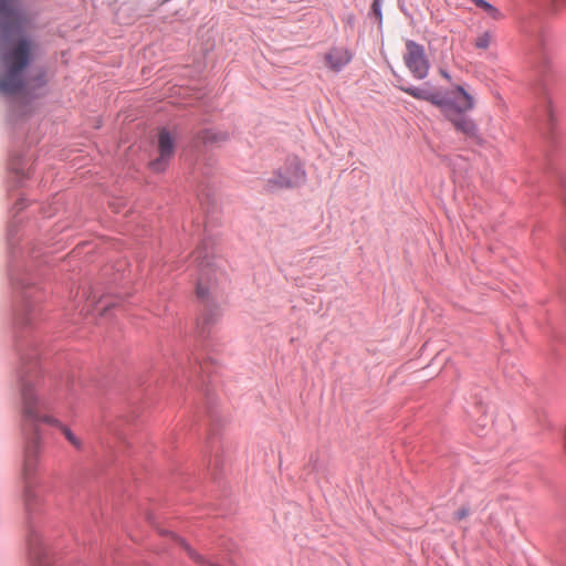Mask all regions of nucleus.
Here are the masks:
<instances>
[{
    "label": "nucleus",
    "mask_w": 566,
    "mask_h": 566,
    "mask_svg": "<svg viewBox=\"0 0 566 566\" xmlns=\"http://www.w3.org/2000/svg\"><path fill=\"white\" fill-rule=\"evenodd\" d=\"M399 88L415 98L428 101L440 107L446 117L463 114L474 106L473 97L462 86H457L444 96L418 87L399 86Z\"/></svg>",
    "instance_id": "3"
},
{
    "label": "nucleus",
    "mask_w": 566,
    "mask_h": 566,
    "mask_svg": "<svg viewBox=\"0 0 566 566\" xmlns=\"http://www.w3.org/2000/svg\"><path fill=\"white\" fill-rule=\"evenodd\" d=\"M199 139L207 144L216 140V135L210 130H203L198 135Z\"/></svg>",
    "instance_id": "14"
},
{
    "label": "nucleus",
    "mask_w": 566,
    "mask_h": 566,
    "mask_svg": "<svg viewBox=\"0 0 566 566\" xmlns=\"http://www.w3.org/2000/svg\"><path fill=\"white\" fill-rule=\"evenodd\" d=\"M352 60L353 53L345 46H333L324 54V62L333 72L342 71Z\"/></svg>",
    "instance_id": "8"
},
{
    "label": "nucleus",
    "mask_w": 566,
    "mask_h": 566,
    "mask_svg": "<svg viewBox=\"0 0 566 566\" xmlns=\"http://www.w3.org/2000/svg\"><path fill=\"white\" fill-rule=\"evenodd\" d=\"M158 150L159 157L149 164L150 168L156 172L165 170L175 150V139L166 129H161L159 133Z\"/></svg>",
    "instance_id": "6"
},
{
    "label": "nucleus",
    "mask_w": 566,
    "mask_h": 566,
    "mask_svg": "<svg viewBox=\"0 0 566 566\" xmlns=\"http://www.w3.org/2000/svg\"><path fill=\"white\" fill-rule=\"evenodd\" d=\"M566 3V0H552V4L555 9H558Z\"/></svg>",
    "instance_id": "16"
},
{
    "label": "nucleus",
    "mask_w": 566,
    "mask_h": 566,
    "mask_svg": "<svg viewBox=\"0 0 566 566\" xmlns=\"http://www.w3.org/2000/svg\"><path fill=\"white\" fill-rule=\"evenodd\" d=\"M479 8L483 9L485 13L493 20H501L503 18V14L501 11L492 6L491 3L486 2L485 0H472Z\"/></svg>",
    "instance_id": "11"
},
{
    "label": "nucleus",
    "mask_w": 566,
    "mask_h": 566,
    "mask_svg": "<svg viewBox=\"0 0 566 566\" xmlns=\"http://www.w3.org/2000/svg\"><path fill=\"white\" fill-rule=\"evenodd\" d=\"M469 515H470V507L468 505H464L454 512L452 518L455 522H460V521L467 518Z\"/></svg>",
    "instance_id": "13"
},
{
    "label": "nucleus",
    "mask_w": 566,
    "mask_h": 566,
    "mask_svg": "<svg viewBox=\"0 0 566 566\" xmlns=\"http://www.w3.org/2000/svg\"><path fill=\"white\" fill-rule=\"evenodd\" d=\"M454 126V128L465 135L467 137H476L478 128L475 123L463 114H458L447 117Z\"/></svg>",
    "instance_id": "9"
},
{
    "label": "nucleus",
    "mask_w": 566,
    "mask_h": 566,
    "mask_svg": "<svg viewBox=\"0 0 566 566\" xmlns=\"http://www.w3.org/2000/svg\"><path fill=\"white\" fill-rule=\"evenodd\" d=\"M403 62L416 78L422 80L427 77L430 66L422 45L408 40L406 42Z\"/></svg>",
    "instance_id": "5"
},
{
    "label": "nucleus",
    "mask_w": 566,
    "mask_h": 566,
    "mask_svg": "<svg viewBox=\"0 0 566 566\" xmlns=\"http://www.w3.org/2000/svg\"><path fill=\"white\" fill-rule=\"evenodd\" d=\"M306 171L303 163L297 157H289L285 164L266 180L269 190L293 188L304 184Z\"/></svg>",
    "instance_id": "4"
},
{
    "label": "nucleus",
    "mask_w": 566,
    "mask_h": 566,
    "mask_svg": "<svg viewBox=\"0 0 566 566\" xmlns=\"http://www.w3.org/2000/svg\"><path fill=\"white\" fill-rule=\"evenodd\" d=\"M440 73L443 77H446L447 80H450V75L446 71L441 70Z\"/></svg>",
    "instance_id": "17"
},
{
    "label": "nucleus",
    "mask_w": 566,
    "mask_h": 566,
    "mask_svg": "<svg viewBox=\"0 0 566 566\" xmlns=\"http://www.w3.org/2000/svg\"><path fill=\"white\" fill-rule=\"evenodd\" d=\"M492 40V34L489 31H485L476 38L474 45L476 49L486 50L490 46Z\"/></svg>",
    "instance_id": "12"
},
{
    "label": "nucleus",
    "mask_w": 566,
    "mask_h": 566,
    "mask_svg": "<svg viewBox=\"0 0 566 566\" xmlns=\"http://www.w3.org/2000/svg\"><path fill=\"white\" fill-rule=\"evenodd\" d=\"M22 23V15L15 7V0H0V29L11 32Z\"/></svg>",
    "instance_id": "7"
},
{
    "label": "nucleus",
    "mask_w": 566,
    "mask_h": 566,
    "mask_svg": "<svg viewBox=\"0 0 566 566\" xmlns=\"http://www.w3.org/2000/svg\"><path fill=\"white\" fill-rule=\"evenodd\" d=\"M35 43L30 38H20L10 43L3 54L6 72L0 76V91L4 94H17L24 86L23 71L32 61Z\"/></svg>",
    "instance_id": "2"
},
{
    "label": "nucleus",
    "mask_w": 566,
    "mask_h": 566,
    "mask_svg": "<svg viewBox=\"0 0 566 566\" xmlns=\"http://www.w3.org/2000/svg\"><path fill=\"white\" fill-rule=\"evenodd\" d=\"M208 291L207 289L205 287V284L202 282V280H200L198 282V286H197V294L199 297H205L207 295Z\"/></svg>",
    "instance_id": "15"
},
{
    "label": "nucleus",
    "mask_w": 566,
    "mask_h": 566,
    "mask_svg": "<svg viewBox=\"0 0 566 566\" xmlns=\"http://www.w3.org/2000/svg\"><path fill=\"white\" fill-rule=\"evenodd\" d=\"M22 397V409H23V416L25 420V427L29 426L31 431L33 432V436L31 437L30 441L28 442L25 450H24V460H23V474L24 476H30L34 473L36 469V459L39 453V441L35 430V424L38 422H48L51 424L60 426L65 438L67 441L74 446L76 449L82 448V442L78 438L75 437V434L66 427L60 424V422L55 419H53L50 416L41 415V409L43 408V405L36 400V397L34 395L33 388L31 385L25 384L22 387L21 391Z\"/></svg>",
    "instance_id": "1"
},
{
    "label": "nucleus",
    "mask_w": 566,
    "mask_h": 566,
    "mask_svg": "<svg viewBox=\"0 0 566 566\" xmlns=\"http://www.w3.org/2000/svg\"><path fill=\"white\" fill-rule=\"evenodd\" d=\"M177 539H178L179 544L186 549L189 557L191 559H193L196 563L205 565V566H220L216 563H211V562L207 560L203 556L196 553L184 539H181V538H177Z\"/></svg>",
    "instance_id": "10"
}]
</instances>
